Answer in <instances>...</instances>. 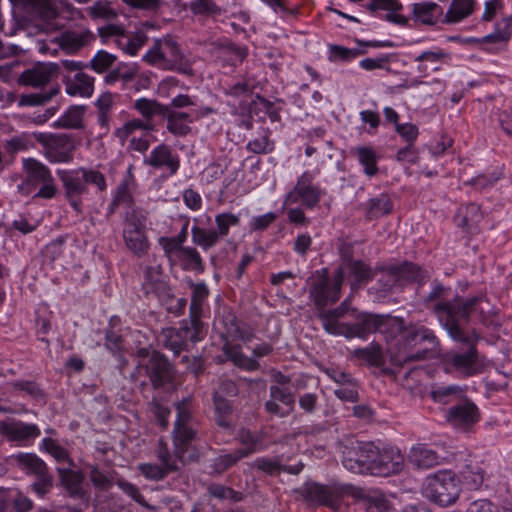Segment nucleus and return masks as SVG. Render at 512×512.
Listing matches in <instances>:
<instances>
[{
    "label": "nucleus",
    "instance_id": "obj_1",
    "mask_svg": "<svg viewBox=\"0 0 512 512\" xmlns=\"http://www.w3.org/2000/svg\"><path fill=\"white\" fill-rule=\"evenodd\" d=\"M450 292V287L434 280L430 292L421 296V302L426 309L433 311L451 338L460 339L463 336L460 324L469 323L470 316L476 310V306L482 300V297L473 296L464 299L457 295L452 300H448Z\"/></svg>",
    "mask_w": 512,
    "mask_h": 512
},
{
    "label": "nucleus",
    "instance_id": "obj_2",
    "mask_svg": "<svg viewBox=\"0 0 512 512\" xmlns=\"http://www.w3.org/2000/svg\"><path fill=\"white\" fill-rule=\"evenodd\" d=\"M428 343L435 348L439 341L434 331L419 322H406L404 318L395 316L391 332V341L388 346L391 362L396 365L422 361L428 357V349H411L417 345Z\"/></svg>",
    "mask_w": 512,
    "mask_h": 512
},
{
    "label": "nucleus",
    "instance_id": "obj_3",
    "mask_svg": "<svg viewBox=\"0 0 512 512\" xmlns=\"http://www.w3.org/2000/svg\"><path fill=\"white\" fill-rule=\"evenodd\" d=\"M465 324H460L462 337L452 338L454 341L467 345L464 351H454L447 355V362L451 364L453 369L465 377H472L482 374L488 367L487 358L480 354L477 350V343L480 336L475 329L470 332L464 327Z\"/></svg>",
    "mask_w": 512,
    "mask_h": 512
},
{
    "label": "nucleus",
    "instance_id": "obj_4",
    "mask_svg": "<svg viewBox=\"0 0 512 512\" xmlns=\"http://www.w3.org/2000/svg\"><path fill=\"white\" fill-rule=\"evenodd\" d=\"M175 373L168 358L159 351H154L149 359L137 362L132 378L139 381L141 386L151 384L153 389L164 390L174 382Z\"/></svg>",
    "mask_w": 512,
    "mask_h": 512
},
{
    "label": "nucleus",
    "instance_id": "obj_5",
    "mask_svg": "<svg viewBox=\"0 0 512 512\" xmlns=\"http://www.w3.org/2000/svg\"><path fill=\"white\" fill-rule=\"evenodd\" d=\"M422 494L429 501L440 506L451 505L460 494L459 480L453 471L439 470L425 477L422 483Z\"/></svg>",
    "mask_w": 512,
    "mask_h": 512
},
{
    "label": "nucleus",
    "instance_id": "obj_6",
    "mask_svg": "<svg viewBox=\"0 0 512 512\" xmlns=\"http://www.w3.org/2000/svg\"><path fill=\"white\" fill-rule=\"evenodd\" d=\"M344 273L342 268H338L331 279L328 269L316 270L309 278L310 288L309 297L313 301L318 312L328 305L336 303L340 299L341 286Z\"/></svg>",
    "mask_w": 512,
    "mask_h": 512
},
{
    "label": "nucleus",
    "instance_id": "obj_7",
    "mask_svg": "<svg viewBox=\"0 0 512 512\" xmlns=\"http://www.w3.org/2000/svg\"><path fill=\"white\" fill-rule=\"evenodd\" d=\"M353 491L354 487L351 484L322 485L316 482H306L296 490L306 502L317 503L332 509H338L341 500L347 495H352Z\"/></svg>",
    "mask_w": 512,
    "mask_h": 512
},
{
    "label": "nucleus",
    "instance_id": "obj_8",
    "mask_svg": "<svg viewBox=\"0 0 512 512\" xmlns=\"http://www.w3.org/2000/svg\"><path fill=\"white\" fill-rule=\"evenodd\" d=\"M395 316L389 314L361 313L357 316L356 322L349 324L343 335L347 339H367L372 334L379 332L384 335L387 345L391 341L392 326Z\"/></svg>",
    "mask_w": 512,
    "mask_h": 512
},
{
    "label": "nucleus",
    "instance_id": "obj_9",
    "mask_svg": "<svg viewBox=\"0 0 512 512\" xmlns=\"http://www.w3.org/2000/svg\"><path fill=\"white\" fill-rule=\"evenodd\" d=\"M205 336L206 328L204 324H198L187 319L181 322L179 328H164L161 332V341L166 349L171 350L174 355H179L187 349L188 342H199Z\"/></svg>",
    "mask_w": 512,
    "mask_h": 512
},
{
    "label": "nucleus",
    "instance_id": "obj_10",
    "mask_svg": "<svg viewBox=\"0 0 512 512\" xmlns=\"http://www.w3.org/2000/svg\"><path fill=\"white\" fill-rule=\"evenodd\" d=\"M13 8L31 18L42 21L46 31H58L64 28V24L58 21V10L52 0H9Z\"/></svg>",
    "mask_w": 512,
    "mask_h": 512
},
{
    "label": "nucleus",
    "instance_id": "obj_11",
    "mask_svg": "<svg viewBox=\"0 0 512 512\" xmlns=\"http://www.w3.org/2000/svg\"><path fill=\"white\" fill-rule=\"evenodd\" d=\"M35 140L43 146L45 157L53 163H66L73 159L74 139L64 133H34Z\"/></svg>",
    "mask_w": 512,
    "mask_h": 512
},
{
    "label": "nucleus",
    "instance_id": "obj_12",
    "mask_svg": "<svg viewBox=\"0 0 512 512\" xmlns=\"http://www.w3.org/2000/svg\"><path fill=\"white\" fill-rule=\"evenodd\" d=\"M374 452L371 442H350L342 449V464L353 473H370V466Z\"/></svg>",
    "mask_w": 512,
    "mask_h": 512
},
{
    "label": "nucleus",
    "instance_id": "obj_13",
    "mask_svg": "<svg viewBox=\"0 0 512 512\" xmlns=\"http://www.w3.org/2000/svg\"><path fill=\"white\" fill-rule=\"evenodd\" d=\"M123 225V238L128 249L138 256L144 255L149 248V243L145 235V224L137 212L126 211Z\"/></svg>",
    "mask_w": 512,
    "mask_h": 512
},
{
    "label": "nucleus",
    "instance_id": "obj_14",
    "mask_svg": "<svg viewBox=\"0 0 512 512\" xmlns=\"http://www.w3.org/2000/svg\"><path fill=\"white\" fill-rule=\"evenodd\" d=\"M313 181L314 174L305 171L298 177L296 185L287 194L285 203L295 204L300 201L306 208H315L319 204L324 192L319 186L313 185Z\"/></svg>",
    "mask_w": 512,
    "mask_h": 512
},
{
    "label": "nucleus",
    "instance_id": "obj_15",
    "mask_svg": "<svg viewBox=\"0 0 512 512\" xmlns=\"http://www.w3.org/2000/svg\"><path fill=\"white\" fill-rule=\"evenodd\" d=\"M58 176L64 189V197L77 214L83 213V199L89 195V189L78 171L59 170Z\"/></svg>",
    "mask_w": 512,
    "mask_h": 512
},
{
    "label": "nucleus",
    "instance_id": "obj_16",
    "mask_svg": "<svg viewBox=\"0 0 512 512\" xmlns=\"http://www.w3.org/2000/svg\"><path fill=\"white\" fill-rule=\"evenodd\" d=\"M375 455L372 458L370 474L387 477L403 469L404 457L399 449L389 447L379 450L374 445Z\"/></svg>",
    "mask_w": 512,
    "mask_h": 512
},
{
    "label": "nucleus",
    "instance_id": "obj_17",
    "mask_svg": "<svg viewBox=\"0 0 512 512\" xmlns=\"http://www.w3.org/2000/svg\"><path fill=\"white\" fill-rule=\"evenodd\" d=\"M142 291L146 297L154 295L160 303L174 300L173 290L165 280L161 266H149L145 269Z\"/></svg>",
    "mask_w": 512,
    "mask_h": 512
},
{
    "label": "nucleus",
    "instance_id": "obj_18",
    "mask_svg": "<svg viewBox=\"0 0 512 512\" xmlns=\"http://www.w3.org/2000/svg\"><path fill=\"white\" fill-rule=\"evenodd\" d=\"M161 47L160 53L164 69L177 71L186 76L194 75L190 62L181 52L179 44L171 36L161 39Z\"/></svg>",
    "mask_w": 512,
    "mask_h": 512
},
{
    "label": "nucleus",
    "instance_id": "obj_19",
    "mask_svg": "<svg viewBox=\"0 0 512 512\" xmlns=\"http://www.w3.org/2000/svg\"><path fill=\"white\" fill-rule=\"evenodd\" d=\"M480 419L478 407L468 399L450 407L446 411V420L456 429L466 431Z\"/></svg>",
    "mask_w": 512,
    "mask_h": 512
},
{
    "label": "nucleus",
    "instance_id": "obj_20",
    "mask_svg": "<svg viewBox=\"0 0 512 512\" xmlns=\"http://www.w3.org/2000/svg\"><path fill=\"white\" fill-rule=\"evenodd\" d=\"M96 40L89 29L62 31L53 40L67 54H75Z\"/></svg>",
    "mask_w": 512,
    "mask_h": 512
},
{
    "label": "nucleus",
    "instance_id": "obj_21",
    "mask_svg": "<svg viewBox=\"0 0 512 512\" xmlns=\"http://www.w3.org/2000/svg\"><path fill=\"white\" fill-rule=\"evenodd\" d=\"M26 180L17 186L18 192L22 195L31 194L39 184L50 181L52 175L48 167L35 159L24 161Z\"/></svg>",
    "mask_w": 512,
    "mask_h": 512
},
{
    "label": "nucleus",
    "instance_id": "obj_22",
    "mask_svg": "<svg viewBox=\"0 0 512 512\" xmlns=\"http://www.w3.org/2000/svg\"><path fill=\"white\" fill-rule=\"evenodd\" d=\"M0 433L11 442L27 443L36 439L41 431L36 424L10 420L0 422Z\"/></svg>",
    "mask_w": 512,
    "mask_h": 512
},
{
    "label": "nucleus",
    "instance_id": "obj_23",
    "mask_svg": "<svg viewBox=\"0 0 512 512\" xmlns=\"http://www.w3.org/2000/svg\"><path fill=\"white\" fill-rule=\"evenodd\" d=\"M58 71V64L37 63L32 68L26 69L20 74L18 83L35 88L41 87L48 84L53 77H56Z\"/></svg>",
    "mask_w": 512,
    "mask_h": 512
},
{
    "label": "nucleus",
    "instance_id": "obj_24",
    "mask_svg": "<svg viewBox=\"0 0 512 512\" xmlns=\"http://www.w3.org/2000/svg\"><path fill=\"white\" fill-rule=\"evenodd\" d=\"M144 164L154 169L166 168L170 175H174L179 170L180 160L170 146L162 143L150 152V155L144 159Z\"/></svg>",
    "mask_w": 512,
    "mask_h": 512
},
{
    "label": "nucleus",
    "instance_id": "obj_25",
    "mask_svg": "<svg viewBox=\"0 0 512 512\" xmlns=\"http://www.w3.org/2000/svg\"><path fill=\"white\" fill-rule=\"evenodd\" d=\"M133 165H129L125 176L117 185L113 199L120 205L127 208V211H136L134 192L137 189V183L133 174Z\"/></svg>",
    "mask_w": 512,
    "mask_h": 512
},
{
    "label": "nucleus",
    "instance_id": "obj_26",
    "mask_svg": "<svg viewBox=\"0 0 512 512\" xmlns=\"http://www.w3.org/2000/svg\"><path fill=\"white\" fill-rule=\"evenodd\" d=\"M349 311L348 302L343 301L337 308L332 310L322 309L318 312V318L321 320L324 330L332 335H343L349 324L339 322Z\"/></svg>",
    "mask_w": 512,
    "mask_h": 512
},
{
    "label": "nucleus",
    "instance_id": "obj_27",
    "mask_svg": "<svg viewBox=\"0 0 512 512\" xmlns=\"http://www.w3.org/2000/svg\"><path fill=\"white\" fill-rule=\"evenodd\" d=\"M57 473L60 486L69 497L82 499L85 496L83 488L84 475L80 471L58 467Z\"/></svg>",
    "mask_w": 512,
    "mask_h": 512
},
{
    "label": "nucleus",
    "instance_id": "obj_28",
    "mask_svg": "<svg viewBox=\"0 0 512 512\" xmlns=\"http://www.w3.org/2000/svg\"><path fill=\"white\" fill-rule=\"evenodd\" d=\"M408 462L417 469H430L440 464V456L428 445L416 444L409 451Z\"/></svg>",
    "mask_w": 512,
    "mask_h": 512
},
{
    "label": "nucleus",
    "instance_id": "obj_29",
    "mask_svg": "<svg viewBox=\"0 0 512 512\" xmlns=\"http://www.w3.org/2000/svg\"><path fill=\"white\" fill-rule=\"evenodd\" d=\"M13 466L27 476L35 477L48 469L47 464L35 453L19 452L10 457Z\"/></svg>",
    "mask_w": 512,
    "mask_h": 512
},
{
    "label": "nucleus",
    "instance_id": "obj_30",
    "mask_svg": "<svg viewBox=\"0 0 512 512\" xmlns=\"http://www.w3.org/2000/svg\"><path fill=\"white\" fill-rule=\"evenodd\" d=\"M395 270L397 272V278H399V287L414 282L423 285L429 280L428 272L411 262L395 265Z\"/></svg>",
    "mask_w": 512,
    "mask_h": 512
},
{
    "label": "nucleus",
    "instance_id": "obj_31",
    "mask_svg": "<svg viewBox=\"0 0 512 512\" xmlns=\"http://www.w3.org/2000/svg\"><path fill=\"white\" fill-rule=\"evenodd\" d=\"M191 303L189 307V319L198 324L202 322L203 304L209 296V289L204 282L192 283Z\"/></svg>",
    "mask_w": 512,
    "mask_h": 512
},
{
    "label": "nucleus",
    "instance_id": "obj_32",
    "mask_svg": "<svg viewBox=\"0 0 512 512\" xmlns=\"http://www.w3.org/2000/svg\"><path fill=\"white\" fill-rule=\"evenodd\" d=\"M66 92L71 96L90 97L94 91V78L84 72H77L73 78H66Z\"/></svg>",
    "mask_w": 512,
    "mask_h": 512
},
{
    "label": "nucleus",
    "instance_id": "obj_33",
    "mask_svg": "<svg viewBox=\"0 0 512 512\" xmlns=\"http://www.w3.org/2000/svg\"><path fill=\"white\" fill-rule=\"evenodd\" d=\"M354 358L364 361L367 365L373 367L384 366L386 359L382 346L377 342H371L367 347L356 348L351 351Z\"/></svg>",
    "mask_w": 512,
    "mask_h": 512
},
{
    "label": "nucleus",
    "instance_id": "obj_34",
    "mask_svg": "<svg viewBox=\"0 0 512 512\" xmlns=\"http://www.w3.org/2000/svg\"><path fill=\"white\" fill-rule=\"evenodd\" d=\"M174 454L182 459L187 452L191 442L195 440L197 431L193 426H182L173 428Z\"/></svg>",
    "mask_w": 512,
    "mask_h": 512
},
{
    "label": "nucleus",
    "instance_id": "obj_35",
    "mask_svg": "<svg viewBox=\"0 0 512 512\" xmlns=\"http://www.w3.org/2000/svg\"><path fill=\"white\" fill-rule=\"evenodd\" d=\"M442 14V8L434 2H422L413 5V19L425 25H434Z\"/></svg>",
    "mask_w": 512,
    "mask_h": 512
},
{
    "label": "nucleus",
    "instance_id": "obj_36",
    "mask_svg": "<svg viewBox=\"0 0 512 512\" xmlns=\"http://www.w3.org/2000/svg\"><path fill=\"white\" fill-rule=\"evenodd\" d=\"M482 214L480 206L475 203H469L458 209L455 220L458 226L466 229L467 231L472 228L481 220Z\"/></svg>",
    "mask_w": 512,
    "mask_h": 512
},
{
    "label": "nucleus",
    "instance_id": "obj_37",
    "mask_svg": "<svg viewBox=\"0 0 512 512\" xmlns=\"http://www.w3.org/2000/svg\"><path fill=\"white\" fill-rule=\"evenodd\" d=\"M214 420L223 429L232 428L233 407L231 401L226 398L213 397Z\"/></svg>",
    "mask_w": 512,
    "mask_h": 512
},
{
    "label": "nucleus",
    "instance_id": "obj_38",
    "mask_svg": "<svg viewBox=\"0 0 512 512\" xmlns=\"http://www.w3.org/2000/svg\"><path fill=\"white\" fill-rule=\"evenodd\" d=\"M374 276H378L377 283L379 285V291L384 294L391 292L393 288L399 286V278H397L395 265L375 267Z\"/></svg>",
    "mask_w": 512,
    "mask_h": 512
},
{
    "label": "nucleus",
    "instance_id": "obj_39",
    "mask_svg": "<svg viewBox=\"0 0 512 512\" xmlns=\"http://www.w3.org/2000/svg\"><path fill=\"white\" fill-rule=\"evenodd\" d=\"M393 210V203L387 194H380L371 198L366 206V217L369 220L380 218L390 214Z\"/></svg>",
    "mask_w": 512,
    "mask_h": 512
},
{
    "label": "nucleus",
    "instance_id": "obj_40",
    "mask_svg": "<svg viewBox=\"0 0 512 512\" xmlns=\"http://www.w3.org/2000/svg\"><path fill=\"white\" fill-rule=\"evenodd\" d=\"M460 475L463 483L471 490L479 489L484 481V471L477 462L466 463L461 469Z\"/></svg>",
    "mask_w": 512,
    "mask_h": 512
},
{
    "label": "nucleus",
    "instance_id": "obj_41",
    "mask_svg": "<svg viewBox=\"0 0 512 512\" xmlns=\"http://www.w3.org/2000/svg\"><path fill=\"white\" fill-rule=\"evenodd\" d=\"M84 112V106H71L57 121L53 123V127L63 129H80L83 126L82 121Z\"/></svg>",
    "mask_w": 512,
    "mask_h": 512
},
{
    "label": "nucleus",
    "instance_id": "obj_42",
    "mask_svg": "<svg viewBox=\"0 0 512 512\" xmlns=\"http://www.w3.org/2000/svg\"><path fill=\"white\" fill-rule=\"evenodd\" d=\"M237 439L244 446V448L237 449L239 452L243 453L244 458L262 448V436L248 429H240L237 434Z\"/></svg>",
    "mask_w": 512,
    "mask_h": 512
},
{
    "label": "nucleus",
    "instance_id": "obj_43",
    "mask_svg": "<svg viewBox=\"0 0 512 512\" xmlns=\"http://www.w3.org/2000/svg\"><path fill=\"white\" fill-rule=\"evenodd\" d=\"M134 108L143 116L144 122H152L155 115L163 117L167 111V105L147 98L137 99L134 103Z\"/></svg>",
    "mask_w": 512,
    "mask_h": 512
},
{
    "label": "nucleus",
    "instance_id": "obj_44",
    "mask_svg": "<svg viewBox=\"0 0 512 512\" xmlns=\"http://www.w3.org/2000/svg\"><path fill=\"white\" fill-rule=\"evenodd\" d=\"M473 0H453L446 12L445 23H457L468 17L473 12Z\"/></svg>",
    "mask_w": 512,
    "mask_h": 512
},
{
    "label": "nucleus",
    "instance_id": "obj_45",
    "mask_svg": "<svg viewBox=\"0 0 512 512\" xmlns=\"http://www.w3.org/2000/svg\"><path fill=\"white\" fill-rule=\"evenodd\" d=\"M136 130H143L152 132L155 130L153 122H144L141 119L135 118L127 121L123 126L117 128L114 132L115 137L124 144L127 138L132 135Z\"/></svg>",
    "mask_w": 512,
    "mask_h": 512
},
{
    "label": "nucleus",
    "instance_id": "obj_46",
    "mask_svg": "<svg viewBox=\"0 0 512 512\" xmlns=\"http://www.w3.org/2000/svg\"><path fill=\"white\" fill-rule=\"evenodd\" d=\"M347 268L355 281L352 286L367 283L374 277V269L361 260L349 258L347 260Z\"/></svg>",
    "mask_w": 512,
    "mask_h": 512
},
{
    "label": "nucleus",
    "instance_id": "obj_47",
    "mask_svg": "<svg viewBox=\"0 0 512 512\" xmlns=\"http://www.w3.org/2000/svg\"><path fill=\"white\" fill-rule=\"evenodd\" d=\"M191 235L192 242L205 251L214 247L219 242V238L214 229H206L194 225L191 229Z\"/></svg>",
    "mask_w": 512,
    "mask_h": 512
},
{
    "label": "nucleus",
    "instance_id": "obj_48",
    "mask_svg": "<svg viewBox=\"0 0 512 512\" xmlns=\"http://www.w3.org/2000/svg\"><path fill=\"white\" fill-rule=\"evenodd\" d=\"M360 164L364 167V172L368 176H374L378 172L377 156L372 147H358L355 150Z\"/></svg>",
    "mask_w": 512,
    "mask_h": 512
},
{
    "label": "nucleus",
    "instance_id": "obj_49",
    "mask_svg": "<svg viewBox=\"0 0 512 512\" xmlns=\"http://www.w3.org/2000/svg\"><path fill=\"white\" fill-rule=\"evenodd\" d=\"M59 86L52 87L45 93H30L23 94L18 99L19 106H39L49 102L54 96L59 93Z\"/></svg>",
    "mask_w": 512,
    "mask_h": 512
},
{
    "label": "nucleus",
    "instance_id": "obj_50",
    "mask_svg": "<svg viewBox=\"0 0 512 512\" xmlns=\"http://www.w3.org/2000/svg\"><path fill=\"white\" fill-rule=\"evenodd\" d=\"M116 60V55L111 54L105 50H99L90 60V62L87 63V65L88 68L92 69L96 73L101 74L112 68Z\"/></svg>",
    "mask_w": 512,
    "mask_h": 512
},
{
    "label": "nucleus",
    "instance_id": "obj_51",
    "mask_svg": "<svg viewBox=\"0 0 512 512\" xmlns=\"http://www.w3.org/2000/svg\"><path fill=\"white\" fill-rule=\"evenodd\" d=\"M147 36L144 33H137L132 37L123 33L122 37L116 38V44L122 48L127 54L135 56L139 49L145 44Z\"/></svg>",
    "mask_w": 512,
    "mask_h": 512
},
{
    "label": "nucleus",
    "instance_id": "obj_52",
    "mask_svg": "<svg viewBox=\"0 0 512 512\" xmlns=\"http://www.w3.org/2000/svg\"><path fill=\"white\" fill-rule=\"evenodd\" d=\"M243 458V453L239 452L237 449L229 453L220 454L213 460V472L222 474Z\"/></svg>",
    "mask_w": 512,
    "mask_h": 512
},
{
    "label": "nucleus",
    "instance_id": "obj_53",
    "mask_svg": "<svg viewBox=\"0 0 512 512\" xmlns=\"http://www.w3.org/2000/svg\"><path fill=\"white\" fill-rule=\"evenodd\" d=\"M179 258L183 261V268L185 270H193L200 273L204 271L203 260L196 248L185 247L181 249Z\"/></svg>",
    "mask_w": 512,
    "mask_h": 512
},
{
    "label": "nucleus",
    "instance_id": "obj_54",
    "mask_svg": "<svg viewBox=\"0 0 512 512\" xmlns=\"http://www.w3.org/2000/svg\"><path fill=\"white\" fill-rule=\"evenodd\" d=\"M78 171L86 187H88V185H93L99 192H105L107 190L106 177L99 170L80 167L78 168Z\"/></svg>",
    "mask_w": 512,
    "mask_h": 512
},
{
    "label": "nucleus",
    "instance_id": "obj_55",
    "mask_svg": "<svg viewBox=\"0 0 512 512\" xmlns=\"http://www.w3.org/2000/svg\"><path fill=\"white\" fill-rule=\"evenodd\" d=\"M35 481L30 485L31 490L40 498L45 497L53 488L54 477L49 468L36 475Z\"/></svg>",
    "mask_w": 512,
    "mask_h": 512
},
{
    "label": "nucleus",
    "instance_id": "obj_56",
    "mask_svg": "<svg viewBox=\"0 0 512 512\" xmlns=\"http://www.w3.org/2000/svg\"><path fill=\"white\" fill-rule=\"evenodd\" d=\"M87 14L92 19H113L117 17V13L111 7L108 0H97L94 4L86 9Z\"/></svg>",
    "mask_w": 512,
    "mask_h": 512
},
{
    "label": "nucleus",
    "instance_id": "obj_57",
    "mask_svg": "<svg viewBox=\"0 0 512 512\" xmlns=\"http://www.w3.org/2000/svg\"><path fill=\"white\" fill-rule=\"evenodd\" d=\"M239 223V216L232 213H220L215 217V224L217 229L214 231L220 240L229 234V229L231 226H237Z\"/></svg>",
    "mask_w": 512,
    "mask_h": 512
},
{
    "label": "nucleus",
    "instance_id": "obj_58",
    "mask_svg": "<svg viewBox=\"0 0 512 512\" xmlns=\"http://www.w3.org/2000/svg\"><path fill=\"white\" fill-rule=\"evenodd\" d=\"M176 420L174 427L193 426V414L191 410V399L183 398L180 402L176 403Z\"/></svg>",
    "mask_w": 512,
    "mask_h": 512
},
{
    "label": "nucleus",
    "instance_id": "obj_59",
    "mask_svg": "<svg viewBox=\"0 0 512 512\" xmlns=\"http://www.w3.org/2000/svg\"><path fill=\"white\" fill-rule=\"evenodd\" d=\"M225 325V332H223V337L231 338L232 340H243L249 341L251 339V335L248 332L243 331L237 323V319L234 315H228L223 320Z\"/></svg>",
    "mask_w": 512,
    "mask_h": 512
},
{
    "label": "nucleus",
    "instance_id": "obj_60",
    "mask_svg": "<svg viewBox=\"0 0 512 512\" xmlns=\"http://www.w3.org/2000/svg\"><path fill=\"white\" fill-rule=\"evenodd\" d=\"M156 455L161 464L166 467V470L173 473L178 471L179 467L175 460L178 458L175 456V454L170 453L168 446L163 439L158 441Z\"/></svg>",
    "mask_w": 512,
    "mask_h": 512
},
{
    "label": "nucleus",
    "instance_id": "obj_61",
    "mask_svg": "<svg viewBox=\"0 0 512 512\" xmlns=\"http://www.w3.org/2000/svg\"><path fill=\"white\" fill-rule=\"evenodd\" d=\"M366 51L360 48H347L340 45H330V56L331 61H349L360 55L365 54Z\"/></svg>",
    "mask_w": 512,
    "mask_h": 512
},
{
    "label": "nucleus",
    "instance_id": "obj_62",
    "mask_svg": "<svg viewBox=\"0 0 512 512\" xmlns=\"http://www.w3.org/2000/svg\"><path fill=\"white\" fill-rule=\"evenodd\" d=\"M251 467L269 476H275L281 473V461L278 458L259 457L251 463Z\"/></svg>",
    "mask_w": 512,
    "mask_h": 512
},
{
    "label": "nucleus",
    "instance_id": "obj_63",
    "mask_svg": "<svg viewBox=\"0 0 512 512\" xmlns=\"http://www.w3.org/2000/svg\"><path fill=\"white\" fill-rule=\"evenodd\" d=\"M512 17L505 19L502 23L496 25L493 33L486 35L483 38L484 42H507L511 37Z\"/></svg>",
    "mask_w": 512,
    "mask_h": 512
},
{
    "label": "nucleus",
    "instance_id": "obj_64",
    "mask_svg": "<svg viewBox=\"0 0 512 512\" xmlns=\"http://www.w3.org/2000/svg\"><path fill=\"white\" fill-rule=\"evenodd\" d=\"M140 473L148 480L160 481L163 480L171 471L166 470V467L153 463H142L138 466Z\"/></svg>",
    "mask_w": 512,
    "mask_h": 512
}]
</instances>
